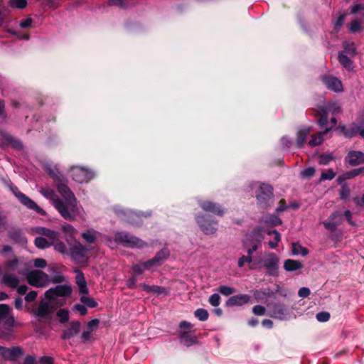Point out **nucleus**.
<instances>
[{
	"label": "nucleus",
	"mask_w": 364,
	"mask_h": 364,
	"mask_svg": "<svg viewBox=\"0 0 364 364\" xmlns=\"http://www.w3.org/2000/svg\"><path fill=\"white\" fill-rule=\"evenodd\" d=\"M57 190L65 200V202L63 201V208L69 215L68 218H64L69 220H75L78 215V208L77 206V201L74 193L67 184L61 181L57 185Z\"/></svg>",
	"instance_id": "1"
},
{
	"label": "nucleus",
	"mask_w": 364,
	"mask_h": 364,
	"mask_svg": "<svg viewBox=\"0 0 364 364\" xmlns=\"http://www.w3.org/2000/svg\"><path fill=\"white\" fill-rule=\"evenodd\" d=\"M262 232H264L269 235H274V240H270L269 242V245L272 249H274L277 246L279 242L281 240V236L280 234L277 230H269L267 229L255 230L252 232V235L251 236L255 240L250 244L252 245V247L247 249V255H250V257H252V253L258 249L261 243V241L264 237L262 235Z\"/></svg>",
	"instance_id": "2"
},
{
	"label": "nucleus",
	"mask_w": 364,
	"mask_h": 364,
	"mask_svg": "<svg viewBox=\"0 0 364 364\" xmlns=\"http://www.w3.org/2000/svg\"><path fill=\"white\" fill-rule=\"evenodd\" d=\"M54 310L50 302L41 301L36 308L32 309L31 314L39 323L46 324L50 323Z\"/></svg>",
	"instance_id": "3"
},
{
	"label": "nucleus",
	"mask_w": 364,
	"mask_h": 364,
	"mask_svg": "<svg viewBox=\"0 0 364 364\" xmlns=\"http://www.w3.org/2000/svg\"><path fill=\"white\" fill-rule=\"evenodd\" d=\"M114 240L117 243L132 248H142L146 246V243L140 238L124 232H117L114 235Z\"/></svg>",
	"instance_id": "4"
},
{
	"label": "nucleus",
	"mask_w": 364,
	"mask_h": 364,
	"mask_svg": "<svg viewBox=\"0 0 364 364\" xmlns=\"http://www.w3.org/2000/svg\"><path fill=\"white\" fill-rule=\"evenodd\" d=\"M26 279L29 284L35 287H44L50 282L49 276L38 269L29 272L26 275Z\"/></svg>",
	"instance_id": "5"
},
{
	"label": "nucleus",
	"mask_w": 364,
	"mask_h": 364,
	"mask_svg": "<svg viewBox=\"0 0 364 364\" xmlns=\"http://www.w3.org/2000/svg\"><path fill=\"white\" fill-rule=\"evenodd\" d=\"M88 251L87 247L82 245L79 242H76L69 249V253L72 259L77 263H85L88 260Z\"/></svg>",
	"instance_id": "6"
},
{
	"label": "nucleus",
	"mask_w": 364,
	"mask_h": 364,
	"mask_svg": "<svg viewBox=\"0 0 364 364\" xmlns=\"http://www.w3.org/2000/svg\"><path fill=\"white\" fill-rule=\"evenodd\" d=\"M40 193L46 198L51 200L52 204L58 210L63 218H68L69 215L63 208V200L55 194L54 191L50 188H41Z\"/></svg>",
	"instance_id": "7"
},
{
	"label": "nucleus",
	"mask_w": 364,
	"mask_h": 364,
	"mask_svg": "<svg viewBox=\"0 0 364 364\" xmlns=\"http://www.w3.org/2000/svg\"><path fill=\"white\" fill-rule=\"evenodd\" d=\"M72 178L78 183H87L93 178V173L82 166H73L70 168Z\"/></svg>",
	"instance_id": "8"
},
{
	"label": "nucleus",
	"mask_w": 364,
	"mask_h": 364,
	"mask_svg": "<svg viewBox=\"0 0 364 364\" xmlns=\"http://www.w3.org/2000/svg\"><path fill=\"white\" fill-rule=\"evenodd\" d=\"M258 190L256 191V198L258 203L266 206L267 202L272 198L273 189L272 187L265 183H257Z\"/></svg>",
	"instance_id": "9"
},
{
	"label": "nucleus",
	"mask_w": 364,
	"mask_h": 364,
	"mask_svg": "<svg viewBox=\"0 0 364 364\" xmlns=\"http://www.w3.org/2000/svg\"><path fill=\"white\" fill-rule=\"evenodd\" d=\"M279 259L274 253H267L262 260V265L269 275H277Z\"/></svg>",
	"instance_id": "10"
},
{
	"label": "nucleus",
	"mask_w": 364,
	"mask_h": 364,
	"mask_svg": "<svg viewBox=\"0 0 364 364\" xmlns=\"http://www.w3.org/2000/svg\"><path fill=\"white\" fill-rule=\"evenodd\" d=\"M72 293V289L69 285H58L46 291L45 297L50 301H54L58 296H68Z\"/></svg>",
	"instance_id": "11"
},
{
	"label": "nucleus",
	"mask_w": 364,
	"mask_h": 364,
	"mask_svg": "<svg viewBox=\"0 0 364 364\" xmlns=\"http://www.w3.org/2000/svg\"><path fill=\"white\" fill-rule=\"evenodd\" d=\"M339 128L346 137L351 138L357 134H360L362 137L364 136V119H362L358 124H352L349 127L340 126Z\"/></svg>",
	"instance_id": "12"
},
{
	"label": "nucleus",
	"mask_w": 364,
	"mask_h": 364,
	"mask_svg": "<svg viewBox=\"0 0 364 364\" xmlns=\"http://www.w3.org/2000/svg\"><path fill=\"white\" fill-rule=\"evenodd\" d=\"M322 81L326 87L331 90L336 92H340L343 91V85L341 81L332 75H325L322 76Z\"/></svg>",
	"instance_id": "13"
},
{
	"label": "nucleus",
	"mask_w": 364,
	"mask_h": 364,
	"mask_svg": "<svg viewBox=\"0 0 364 364\" xmlns=\"http://www.w3.org/2000/svg\"><path fill=\"white\" fill-rule=\"evenodd\" d=\"M16 198L19 200V201L26 206L28 208L35 210L36 213L44 215V210L41 208L33 200L29 198L25 194L18 191L15 193Z\"/></svg>",
	"instance_id": "14"
},
{
	"label": "nucleus",
	"mask_w": 364,
	"mask_h": 364,
	"mask_svg": "<svg viewBox=\"0 0 364 364\" xmlns=\"http://www.w3.org/2000/svg\"><path fill=\"white\" fill-rule=\"evenodd\" d=\"M345 161L351 166H356L364 164V152L350 151L345 157Z\"/></svg>",
	"instance_id": "15"
},
{
	"label": "nucleus",
	"mask_w": 364,
	"mask_h": 364,
	"mask_svg": "<svg viewBox=\"0 0 364 364\" xmlns=\"http://www.w3.org/2000/svg\"><path fill=\"white\" fill-rule=\"evenodd\" d=\"M196 220L199 224L202 231L205 234H213L216 231V222H208L205 216H198Z\"/></svg>",
	"instance_id": "16"
},
{
	"label": "nucleus",
	"mask_w": 364,
	"mask_h": 364,
	"mask_svg": "<svg viewBox=\"0 0 364 364\" xmlns=\"http://www.w3.org/2000/svg\"><path fill=\"white\" fill-rule=\"evenodd\" d=\"M200 208L205 212H210L219 216H222L224 213V210L221 207L212 201H200Z\"/></svg>",
	"instance_id": "17"
},
{
	"label": "nucleus",
	"mask_w": 364,
	"mask_h": 364,
	"mask_svg": "<svg viewBox=\"0 0 364 364\" xmlns=\"http://www.w3.org/2000/svg\"><path fill=\"white\" fill-rule=\"evenodd\" d=\"M250 300V296L249 295L240 294L230 297L226 301V306H242L247 304Z\"/></svg>",
	"instance_id": "18"
},
{
	"label": "nucleus",
	"mask_w": 364,
	"mask_h": 364,
	"mask_svg": "<svg viewBox=\"0 0 364 364\" xmlns=\"http://www.w3.org/2000/svg\"><path fill=\"white\" fill-rule=\"evenodd\" d=\"M100 321L97 318L92 319L87 323V329L82 333L81 338L84 343L90 341L92 333L95 331L99 326Z\"/></svg>",
	"instance_id": "19"
},
{
	"label": "nucleus",
	"mask_w": 364,
	"mask_h": 364,
	"mask_svg": "<svg viewBox=\"0 0 364 364\" xmlns=\"http://www.w3.org/2000/svg\"><path fill=\"white\" fill-rule=\"evenodd\" d=\"M21 355H23V350L20 347H12L10 348L4 347L1 356L6 360L14 361Z\"/></svg>",
	"instance_id": "20"
},
{
	"label": "nucleus",
	"mask_w": 364,
	"mask_h": 364,
	"mask_svg": "<svg viewBox=\"0 0 364 364\" xmlns=\"http://www.w3.org/2000/svg\"><path fill=\"white\" fill-rule=\"evenodd\" d=\"M36 233L43 235L48 237V240L50 242H53L58 241L60 238V234L58 232H56L53 230H50L43 227H38L36 229Z\"/></svg>",
	"instance_id": "21"
},
{
	"label": "nucleus",
	"mask_w": 364,
	"mask_h": 364,
	"mask_svg": "<svg viewBox=\"0 0 364 364\" xmlns=\"http://www.w3.org/2000/svg\"><path fill=\"white\" fill-rule=\"evenodd\" d=\"M80 323L79 321H72L70 326L63 331L62 338L69 340L76 336L80 332Z\"/></svg>",
	"instance_id": "22"
},
{
	"label": "nucleus",
	"mask_w": 364,
	"mask_h": 364,
	"mask_svg": "<svg viewBox=\"0 0 364 364\" xmlns=\"http://www.w3.org/2000/svg\"><path fill=\"white\" fill-rule=\"evenodd\" d=\"M363 171H364V166L347 171L338 176V177L337 178V182L339 184H342L346 180L352 179L359 176Z\"/></svg>",
	"instance_id": "23"
},
{
	"label": "nucleus",
	"mask_w": 364,
	"mask_h": 364,
	"mask_svg": "<svg viewBox=\"0 0 364 364\" xmlns=\"http://www.w3.org/2000/svg\"><path fill=\"white\" fill-rule=\"evenodd\" d=\"M180 341L184 346L189 347L198 343V339L196 336L191 334L188 332H181L180 334Z\"/></svg>",
	"instance_id": "24"
},
{
	"label": "nucleus",
	"mask_w": 364,
	"mask_h": 364,
	"mask_svg": "<svg viewBox=\"0 0 364 364\" xmlns=\"http://www.w3.org/2000/svg\"><path fill=\"white\" fill-rule=\"evenodd\" d=\"M141 287L142 289L146 291L147 293H153L155 294H164L165 295L168 294V291H167V289L163 287L156 285L150 286L146 284H142Z\"/></svg>",
	"instance_id": "25"
},
{
	"label": "nucleus",
	"mask_w": 364,
	"mask_h": 364,
	"mask_svg": "<svg viewBox=\"0 0 364 364\" xmlns=\"http://www.w3.org/2000/svg\"><path fill=\"white\" fill-rule=\"evenodd\" d=\"M2 282L6 285L12 288L16 287L19 283V280L16 276L7 273L3 277Z\"/></svg>",
	"instance_id": "26"
},
{
	"label": "nucleus",
	"mask_w": 364,
	"mask_h": 364,
	"mask_svg": "<svg viewBox=\"0 0 364 364\" xmlns=\"http://www.w3.org/2000/svg\"><path fill=\"white\" fill-rule=\"evenodd\" d=\"M303 267L302 264L296 260L287 259L284 262V268L289 272L295 271L301 269Z\"/></svg>",
	"instance_id": "27"
},
{
	"label": "nucleus",
	"mask_w": 364,
	"mask_h": 364,
	"mask_svg": "<svg viewBox=\"0 0 364 364\" xmlns=\"http://www.w3.org/2000/svg\"><path fill=\"white\" fill-rule=\"evenodd\" d=\"M139 0H109V4L116 5L122 8L133 6L138 3Z\"/></svg>",
	"instance_id": "28"
},
{
	"label": "nucleus",
	"mask_w": 364,
	"mask_h": 364,
	"mask_svg": "<svg viewBox=\"0 0 364 364\" xmlns=\"http://www.w3.org/2000/svg\"><path fill=\"white\" fill-rule=\"evenodd\" d=\"M310 132H311L310 129H309V128L303 129L298 132L297 138H296V144L299 146H303V144H304V142L306 141V137L309 135Z\"/></svg>",
	"instance_id": "29"
},
{
	"label": "nucleus",
	"mask_w": 364,
	"mask_h": 364,
	"mask_svg": "<svg viewBox=\"0 0 364 364\" xmlns=\"http://www.w3.org/2000/svg\"><path fill=\"white\" fill-rule=\"evenodd\" d=\"M261 223L269 225L271 226H277L282 223V220L276 215H269L262 218Z\"/></svg>",
	"instance_id": "30"
},
{
	"label": "nucleus",
	"mask_w": 364,
	"mask_h": 364,
	"mask_svg": "<svg viewBox=\"0 0 364 364\" xmlns=\"http://www.w3.org/2000/svg\"><path fill=\"white\" fill-rule=\"evenodd\" d=\"M316 115H319L320 118L318 120V125L321 127H327V125L328 124V114L325 109L321 108L318 111V112L316 114Z\"/></svg>",
	"instance_id": "31"
},
{
	"label": "nucleus",
	"mask_w": 364,
	"mask_h": 364,
	"mask_svg": "<svg viewBox=\"0 0 364 364\" xmlns=\"http://www.w3.org/2000/svg\"><path fill=\"white\" fill-rule=\"evenodd\" d=\"M61 229L67 237V241H68V237L73 238L77 233V230L71 225L68 223L62 225Z\"/></svg>",
	"instance_id": "32"
},
{
	"label": "nucleus",
	"mask_w": 364,
	"mask_h": 364,
	"mask_svg": "<svg viewBox=\"0 0 364 364\" xmlns=\"http://www.w3.org/2000/svg\"><path fill=\"white\" fill-rule=\"evenodd\" d=\"M324 131L323 132H319L316 134H314L311 136V139L309 141V144L311 146H316L322 144L323 140Z\"/></svg>",
	"instance_id": "33"
},
{
	"label": "nucleus",
	"mask_w": 364,
	"mask_h": 364,
	"mask_svg": "<svg viewBox=\"0 0 364 364\" xmlns=\"http://www.w3.org/2000/svg\"><path fill=\"white\" fill-rule=\"evenodd\" d=\"M292 253L293 255L306 256L309 253L307 248L301 246L299 243H292Z\"/></svg>",
	"instance_id": "34"
},
{
	"label": "nucleus",
	"mask_w": 364,
	"mask_h": 364,
	"mask_svg": "<svg viewBox=\"0 0 364 364\" xmlns=\"http://www.w3.org/2000/svg\"><path fill=\"white\" fill-rule=\"evenodd\" d=\"M34 243L38 248L46 249L52 246L53 242H50L47 239L43 237H38L35 239Z\"/></svg>",
	"instance_id": "35"
},
{
	"label": "nucleus",
	"mask_w": 364,
	"mask_h": 364,
	"mask_svg": "<svg viewBox=\"0 0 364 364\" xmlns=\"http://www.w3.org/2000/svg\"><path fill=\"white\" fill-rule=\"evenodd\" d=\"M338 60H339L340 63L346 68H347L348 70H351L353 68L352 60L347 55H344L343 53H339Z\"/></svg>",
	"instance_id": "36"
},
{
	"label": "nucleus",
	"mask_w": 364,
	"mask_h": 364,
	"mask_svg": "<svg viewBox=\"0 0 364 364\" xmlns=\"http://www.w3.org/2000/svg\"><path fill=\"white\" fill-rule=\"evenodd\" d=\"M169 255V250L167 248H163L161 250L156 253L154 258L159 264L161 265L163 261L168 257Z\"/></svg>",
	"instance_id": "37"
},
{
	"label": "nucleus",
	"mask_w": 364,
	"mask_h": 364,
	"mask_svg": "<svg viewBox=\"0 0 364 364\" xmlns=\"http://www.w3.org/2000/svg\"><path fill=\"white\" fill-rule=\"evenodd\" d=\"M363 21V18L358 19L355 18L348 25V28L350 32L357 33L361 31V23Z\"/></svg>",
	"instance_id": "38"
},
{
	"label": "nucleus",
	"mask_w": 364,
	"mask_h": 364,
	"mask_svg": "<svg viewBox=\"0 0 364 364\" xmlns=\"http://www.w3.org/2000/svg\"><path fill=\"white\" fill-rule=\"evenodd\" d=\"M54 247V250L61 254L66 255L69 252L65 244L58 239V241L54 242V244L52 245Z\"/></svg>",
	"instance_id": "39"
},
{
	"label": "nucleus",
	"mask_w": 364,
	"mask_h": 364,
	"mask_svg": "<svg viewBox=\"0 0 364 364\" xmlns=\"http://www.w3.org/2000/svg\"><path fill=\"white\" fill-rule=\"evenodd\" d=\"M194 315L198 320L201 321H205L208 319L209 314L208 311L205 309H198L195 311Z\"/></svg>",
	"instance_id": "40"
},
{
	"label": "nucleus",
	"mask_w": 364,
	"mask_h": 364,
	"mask_svg": "<svg viewBox=\"0 0 364 364\" xmlns=\"http://www.w3.org/2000/svg\"><path fill=\"white\" fill-rule=\"evenodd\" d=\"M334 159V156L331 153H324L319 156L318 164L321 165H327Z\"/></svg>",
	"instance_id": "41"
},
{
	"label": "nucleus",
	"mask_w": 364,
	"mask_h": 364,
	"mask_svg": "<svg viewBox=\"0 0 364 364\" xmlns=\"http://www.w3.org/2000/svg\"><path fill=\"white\" fill-rule=\"evenodd\" d=\"M46 170L48 173L55 181L59 182L61 181V174L58 172V171L54 167H51L50 166H46Z\"/></svg>",
	"instance_id": "42"
},
{
	"label": "nucleus",
	"mask_w": 364,
	"mask_h": 364,
	"mask_svg": "<svg viewBox=\"0 0 364 364\" xmlns=\"http://www.w3.org/2000/svg\"><path fill=\"white\" fill-rule=\"evenodd\" d=\"M81 302L90 308H94L97 306V303L91 297L82 295L80 298Z\"/></svg>",
	"instance_id": "43"
},
{
	"label": "nucleus",
	"mask_w": 364,
	"mask_h": 364,
	"mask_svg": "<svg viewBox=\"0 0 364 364\" xmlns=\"http://www.w3.org/2000/svg\"><path fill=\"white\" fill-rule=\"evenodd\" d=\"M57 316L59 318L60 322L65 323L69 320L68 311L65 309H61L57 312Z\"/></svg>",
	"instance_id": "44"
},
{
	"label": "nucleus",
	"mask_w": 364,
	"mask_h": 364,
	"mask_svg": "<svg viewBox=\"0 0 364 364\" xmlns=\"http://www.w3.org/2000/svg\"><path fill=\"white\" fill-rule=\"evenodd\" d=\"M272 314L274 317L282 318L286 314V309L281 305H276L274 307Z\"/></svg>",
	"instance_id": "45"
},
{
	"label": "nucleus",
	"mask_w": 364,
	"mask_h": 364,
	"mask_svg": "<svg viewBox=\"0 0 364 364\" xmlns=\"http://www.w3.org/2000/svg\"><path fill=\"white\" fill-rule=\"evenodd\" d=\"M9 6L16 9H23L27 5L26 0H9Z\"/></svg>",
	"instance_id": "46"
},
{
	"label": "nucleus",
	"mask_w": 364,
	"mask_h": 364,
	"mask_svg": "<svg viewBox=\"0 0 364 364\" xmlns=\"http://www.w3.org/2000/svg\"><path fill=\"white\" fill-rule=\"evenodd\" d=\"M336 176V173L332 168H329L322 172L320 178V181L332 180Z\"/></svg>",
	"instance_id": "47"
},
{
	"label": "nucleus",
	"mask_w": 364,
	"mask_h": 364,
	"mask_svg": "<svg viewBox=\"0 0 364 364\" xmlns=\"http://www.w3.org/2000/svg\"><path fill=\"white\" fill-rule=\"evenodd\" d=\"M218 291L224 296H229L235 292V289L225 285L220 286Z\"/></svg>",
	"instance_id": "48"
},
{
	"label": "nucleus",
	"mask_w": 364,
	"mask_h": 364,
	"mask_svg": "<svg viewBox=\"0 0 364 364\" xmlns=\"http://www.w3.org/2000/svg\"><path fill=\"white\" fill-rule=\"evenodd\" d=\"M350 193L349 187L346 183L341 184V188L339 191V196L341 199L347 198Z\"/></svg>",
	"instance_id": "49"
},
{
	"label": "nucleus",
	"mask_w": 364,
	"mask_h": 364,
	"mask_svg": "<svg viewBox=\"0 0 364 364\" xmlns=\"http://www.w3.org/2000/svg\"><path fill=\"white\" fill-rule=\"evenodd\" d=\"M9 306L6 304H0V320L6 319L9 316Z\"/></svg>",
	"instance_id": "50"
},
{
	"label": "nucleus",
	"mask_w": 364,
	"mask_h": 364,
	"mask_svg": "<svg viewBox=\"0 0 364 364\" xmlns=\"http://www.w3.org/2000/svg\"><path fill=\"white\" fill-rule=\"evenodd\" d=\"M82 237L85 240H86L89 243H93L96 240L95 232L90 230L82 232Z\"/></svg>",
	"instance_id": "51"
},
{
	"label": "nucleus",
	"mask_w": 364,
	"mask_h": 364,
	"mask_svg": "<svg viewBox=\"0 0 364 364\" xmlns=\"http://www.w3.org/2000/svg\"><path fill=\"white\" fill-rule=\"evenodd\" d=\"M220 296L218 294H212L208 299L210 304L213 306H218L220 304Z\"/></svg>",
	"instance_id": "52"
},
{
	"label": "nucleus",
	"mask_w": 364,
	"mask_h": 364,
	"mask_svg": "<svg viewBox=\"0 0 364 364\" xmlns=\"http://www.w3.org/2000/svg\"><path fill=\"white\" fill-rule=\"evenodd\" d=\"M345 52H346L351 57H353L355 55L356 48L353 43H346L344 45Z\"/></svg>",
	"instance_id": "53"
},
{
	"label": "nucleus",
	"mask_w": 364,
	"mask_h": 364,
	"mask_svg": "<svg viewBox=\"0 0 364 364\" xmlns=\"http://www.w3.org/2000/svg\"><path fill=\"white\" fill-rule=\"evenodd\" d=\"M252 261V257L250 255H243L239 258L237 265L239 267L242 268L245 266V264H250Z\"/></svg>",
	"instance_id": "54"
},
{
	"label": "nucleus",
	"mask_w": 364,
	"mask_h": 364,
	"mask_svg": "<svg viewBox=\"0 0 364 364\" xmlns=\"http://www.w3.org/2000/svg\"><path fill=\"white\" fill-rule=\"evenodd\" d=\"M18 260L16 259H14L12 260L8 261L5 264V269L6 272L14 271L16 269L18 265Z\"/></svg>",
	"instance_id": "55"
},
{
	"label": "nucleus",
	"mask_w": 364,
	"mask_h": 364,
	"mask_svg": "<svg viewBox=\"0 0 364 364\" xmlns=\"http://www.w3.org/2000/svg\"><path fill=\"white\" fill-rule=\"evenodd\" d=\"M141 220V215L134 213L129 212L128 216V222L132 224H137L138 222Z\"/></svg>",
	"instance_id": "56"
},
{
	"label": "nucleus",
	"mask_w": 364,
	"mask_h": 364,
	"mask_svg": "<svg viewBox=\"0 0 364 364\" xmlns=\"http://www.w3.org/2000/svg\"><path fill=\"white\" fill-rule=\"evenodd\" d=\"M323 224L327 230L331 231H334L336 229L337 226L339 225V223L337 222H333L330 220L325 221L323 223Z\"/></svg>",
	"instance_id": "57"
},
{
	"label": "nucleus",
	"mask_w": 364,
	"mask_h": 364,
	"mask_svg": "<svg viewBox=\"0 0 364 364\" xmlns=\"http://www.w3.org/2000/svg\"><path fill=\"white\" fill-rule=\"evenodd\" d=\"M265 311V308L261 305H256L252 309L253 314L257 316H263L264 315Z\"/></svg>",
	"instance_id": "58"
},
{
	"label": "nucleus",
	"mask_w": 364,
	"mask_h": 364,
	"mask_svg": "<svg viewBox=\"0 0 364 364\" xmlns=\"http://www.w3.org/2000/svg\"><path fill=\"white\" fill-rule=\"evenodd\" d=\"M358 12L363 13V17L364 18V6L363 4H355L350 8V13L355 14Z\"/></svg>",
	"instance_id": "59"
},
{
	"label": "nucleus",
	"mask_w": 364,
	"mask_h": 364,
	"mask_svg": "<svg viewBox=\"0 0 364 364\" xmlns=\"http://www.w3.org/2000/svg\"><path fill=\"white\" fill-rule=\"evenodd\" d=\"M330 318V314L328 312H320L316 314V319L321 322H326Z\"/></svg>",
	"instance_id": "60"
},
{
	"label": "nucleus",
	"mask_w": 364,
	"mask_h": 364,
	"mask_svg": "<svg viewBox=\"0 0 364 364\" xmlns=\"http://www.w3.org/2000/svg\"><path fill=\"white\" fill-rule=\"evenodd\" d=\"M7 141L16 149H21L23 147L22 144L19 140L11 136L8 137Z\"/></svg>",
	"instance_id": "61"
},
{
	"label": "nucleus",
	"mask_w": 364,
	"mask_h": 364,
	"mask_svg": "<svg viewBox=\"0 0 364 364\" xmlns=\"http://www.w3.org/2000/svg\"><path fill=\"white\" fill-rule=\"evenodd\" d=\"M143 266L146 269H151L152 267H154V266H159V263L157 262V261L156 260V259L154 257L145 262H143Z\"/></svg>",
	"instance_id": "62"
},
{
	"label": "nucleus",
	"mask_w": 364,
	"mask_h": 364,
	"mask_svg": "<svg viewBox=\"0 0 364 364\" xmlns=\"http://www.w3.org/2000/svg\"><path fill=\"white\" fill-rule=\"evenodd\" d=\"M33 20L31 18H26L21 20L19 26L22 28H27L31 26Z\"/></svg>",
	"instance_id": "63"
},
{
	"label": "nucleus",
	"mask_w": 364,
	"mask_h": 364,
	"mask_svg": "<svg viewBox=\"0 0 364 364\" xmlns=\"http://www.w3.org/2000/svg\"><path fill=\"white\" fill-rule=\"evenodd\" d=\"M33 265L37 268H45L47 266V262L42 258H37L33 261Z\"/></svg>",
	"instance_id": "64"
}]
</instances>
